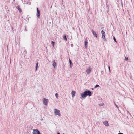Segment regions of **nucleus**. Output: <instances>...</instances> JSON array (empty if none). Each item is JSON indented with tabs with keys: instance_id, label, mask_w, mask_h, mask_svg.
Wrapping results in <instances>:
<instances>
[{
	"instance_id": "obj_8",
	"label": "nucleus",
	"mask_w": 134,
	"mask_h": 134,
	"mask_svg": "<svg viewBox=\"0 0 134 134\" xmlns=\"http://www.w3.org/2000/svg\"><path fill=\"white\" fill-rule=\"evenodd\" d=\"M92 70V68L90 67H89V68L87 69L86 70V72L88 74L90 73Z\"/></svg>"
},
{
	"instance_id": "obj_10",
	"label": "nucleus",
	"mask_w": 134,
	"mask_h": 134,
	"mask_svg": "<svg viewBox=\"0 0 134 134\" xmlns=\"http://www.w3.org/2000/svg\"><path fill=\"white\" fill-rule=\"evenodd\" d=\"M86 96V95L84 92L81 94V98L83 99Z\"/></svg>"
},
{
	"instance_id": "obj_16",
	"label": "nucleus",
	"mask_w": 134,
	"mask_h": 134,
	"mask_svg": "<svg viewBox=\"0 0 134 134\" xmlns=\"http://www.w3.org/2000/svg\"><path fill=\"white\" fill-rule=\"evenodd\" d=\"M69 63L70 64V67L71 68L72 66V65L73 64H72V63L71 61L69 59Z\"/></svg>"
},
{
	"instance_id": "obj_23",
	"label": "nucleus",
	"mask_w": 134,
	"mask_h": 134,
	"mask_svg": "<svg viewBox=\"0 0 134 134\" xmlns=\"http://www.w3.org/2000/svg\"><path fill=\"white\" fill-rule=\"evenodd\" d=\"M108 69H109V72H111V70H110V67L109 66H108Z\"/></svg>"
},
{
	"instance_id": "obj_13",
	"label": "nucleus",
	"mask_w": 134,
	"mask_h": 134,
	"mask_svg": "<svg viewBox=\"0 0 134 134\" xmlns=\"http://www.w3.org/2000/svg\"><path fill=\"white\" fill-rule=\"evenodd\" d=\"M76 93V92L75 91H72L71 92V94L72 95V97L73 98L75 96V94Z\"/></svg>"
},
{
	"instance_id": "obj_17",
	"label": "nucleus",
	"mask_w": 134,
	"mask_h": 134,
	"mask_svg": "<svg viewBox=\"0 0 134 134\" xmlns=\"http://www.w3.org/2000/svg\"><path fill=\"white\" fill-rule=\"evenodd\" d=\"M38 63L37 62L36 65V70H35L36 71H37V69L38 68Z\"/></svg>"
},
{
	"instance_id": "obj_1",
	"label": "nucleus",
	"mask_w": 134,
	"mask_h": 134,
	"mask_svg": "<svg viewBox=\"0 0 134 134\" xmlns=\"http://www.w3.org/2000/svg\"><path fill=\"white\" fill-rule=\"evenodd\" d=\"M54 111L55 115H58L59 116H61V114L59 110L55 109H54Z\"/></svg>"
},
{
	"instance_id": "obj_12",
	"label": "nucleus",
	"mask_w": 134,
	"mask_h": 134,
	"mask_svg": "<svg viewBox=\"0 0 134 134\" xmlns=\"http://www.w3.org/2000/svg\"><path fill=\"white\" fill-rule=\"evenodd\" d=\"M103 123L107 126H108L109 125L107 121H105L103 122Z\"/></svg>"
},
{
	"instance_id": "obj_28",
	"label": "nucleus",
	"mask_w": 134,
	"mask_h": 134,
	"mask_svg": "<svg viewBox=\"0 0 134 134\" xmlns=\"http://www.w3.org/2000/svg\"><path fill=\"white\" fill-rule=\"evenodd\" d=\"M24 51H25V53H26V50H25Z\"/></svg>"
},
{
	"instance_id": "obj_25",
	"label": "nucleus",
	"mask_w": 134,
	"mask_h": 134,
	"mask_svg": "<svg viewBox=\"0 0 134 134\" xmlns=\"http://www.w3.org/2000/svg\"><path fill=\"white\" fill-rule=\"evenodd\" d=\"M115 105L116 106V107L117 108H118V109H119V107H118V106L117 105H116V104H115Z\"/></svg>"
},
{
	"instance_id": "obj_15",
	"label": "nucleus",
	"mask_w": 134,
	"mask_h": 134,
	"mask_svg": "<svg viewBox=\"0 0 134 134\" xmlns=\"http://www.w3.org/2000/svg\"><path fill=\"white\" fill-rule=\"evenodd\" d=\"M63 38L64 40L67 41V39L65 35H64L63 36Z\"/></svg>"
},
{
	"instance_id": "obj_19",
	"label": "nucleus",
	"mask_w": 134,
	"mask_h": 134,
	"mask_svg": "<svg viewBox=\"0 0 134 134\" xmlns=\"http://www.w3.org/2000/svg\"><path fill=\"white\" fill-rule=\"evenodd\" d=\"M55 96H56V97L57 98H58V94L57 93H56L55 94Z\"/></svg>"
},
{
	"instance_id": "obj_4",
	"label": "nucleus",
	"mask_w": 134,
	"mask_h": 134,
	"mask_svg": "<svg viewBox=\"0 0 134 134\" xmlns=\"http://www.w3.org/2000/svg\"><path fill=\"white\" fill-rule=\"evenodd\" d=\"M84 92L86 94V96L88 95L89 96H91V92L90 91L87 90L86 91H85Z\"/></svg>"
},
{
	"instance_id": "obj_31",
	"label": "nucleus",
	"mask_w": 134,
	"mask_h": 134,
	"mask_svg": "<svg viewBox=\"0 0 134 134\" xmlns=\"http://www.w3.org/2000/svg\"><path fill=\"white\" fill-rule=\"evenodd\" d=\"M13 1H15V0H13Z\"/></svg>"
},
{
	"instance_id": "obj_9",
	"label": "nucleus",
	"mask_w": 134,
	"mask_h": 134,
	"mask_svg": "<svg viewBox=\"0 0 134 134\" xmlns=\"http://www.w3.org/2000/svg\"><path fill=\"white\" fill-rule=\"evenodd\" d=\"M91 31L94 36H95L96 38H97V35L95 31H94L92 29Z\"/></svg>"
},
{
	"instance_id": "obj_22",
	"label": "nucleus",
	"mask_w": 134,
	"mask_h": 134,
	"mask_svg": "<svg viewBox=\"0 0 134 134\" xmlns=\"http://www.w3.org/2000/svg\"><path fill=\"white\" fill-rule=\"evenodd\" d=\"M104 104L103 103H102V104H99V106H102Z\"/></svg>"
},
{
	"instance_id": "obj_14",
	"label": "nucleus",
	"mask_w": 134,
	"mask_h": 134,
	"mask_svg": "<svg viewBox=\"0 0 134 134\" xmlns=\"http://www.w3.org/2000/svg\"><path fill=\"white\" fill-rule=\"evenodd\" d=\"M88 42L86 41H85V47L86 48L87 47Z\"/></svg>"
},
{
	"instance_id": "obj_30",
	"label": "nucleus",
	"mask_w": 134,
	"mask_h": 134,
	"mask_svg": "<svg viewBox=\"0 0 134 134\" xmlns=\"http://www.w3.org/2000/svg\"><path fill=\"white\" fill-rule=\"evenodd\" d=\"M92 90H93V88H92Z\"/></svg>"
},
{
	"instance_id": "obj_26",
	"label": "nucleus",
	"mask_w": 134,
	"mask_h": 134,
	"mask_svg": "<svg viewBox=\"0 0 134 134\" xmlns=\"http://www.w3.org/2000/svg\"><path fill=\"white\" fill-rule=\"evenodd\" d=\"M40 120L41 121H42L43 120V119L42 118H41V119H40Z\"/></svg>"
},
{
	"instance_id": "obj_32",
	"label": "nucleus",
	"mask_w": 134,
	"mask_h": 134,
	"mask_svg": "<svg viewBox=\"0 0 134 134\" xmlns=\"http://www.w3.org/2000/svg\"><path fill=\"white\" fill-rule=\"evenodd\" d=\"M63 134H64V133H63Z\"/></svg>"
},
{
	"instance_id": "obj_7",
	"label": "nucleus",
	"mask_w": 134,
	"mask_h": 134,
	"mask_svg": "<svg viewBox=\"0 0 134 134\" xmlns=\"http://www.w3.org/2000/svg\"><path fill=\"white\" fill-rule=\"evenodd\" d=\"M52 63V65L54 67V68L55 69L57 66V64L55 60H53Z\"/></svg>"
},
{
	"instance_id": "obj_29",
	"label": "nucleus",
	"mask_w": 134,
	"mask_h": 134,
	"mask_svg": "<svg viewBox=\"0 0 134 134\" xmlns=\"http://www.w3.org/2000/svg\"><path fill=\"white\" fill-rule=\"evenodd\" d=\"M57 134H60V133H57Z\"/></svg>"
},
{
	"instance_id": "obj_18",
	"label": "nucleus",
	"mask_w": 134,
	"mask_h": 134,
	"mask_svg": "<svg viewBox=\"0 0 134 134\" xmlns=\"http://www.w3.org/2000/svg\"><path fill=\"white\" fill-rule=\"evenodd\" d=\"M54 44L55 43L53 41H52L51 42V44L53 45V47H54Z\"/></svg>"
},
{
	"instance_id": "obj_24",
	"label": "nucleus",
	"mask_w": 134,
	"mask_h": 134,
	"mask_svg": "<svg viewBox=\"0 0 134 134\" xmlns=\"http://www.w3.org/2000/svg\"><path fill=\"white\" fill-rule=\"evenodd\" d=\"M99 85H96L94 87V88H96L97 87H99Z\"/></svg>"
},
{
	"instance_id": "obj_21",
	"label": "nucleus",
	"mask_w": 134,
	"mask_h": 134,
	"mask_svg": "<svg viewBox=\"0 0 134 134\" xmlns=\"http://www.w3.org/2000/svg\"><path fill=\"white\" fill-rule=\"evenodd\" d=\"M125 60H128V58L127 57H125Z\"/></svg>"
},
{
	"instance_id": "obj_5",
	"label": "nucleus",
	"mask_w": 134,
	"mask_h": 134,
	"mask_svg": "<svg viewBox=\"0 0 134 134\" xmlns=\"http://www.w3.org/2000/svg\"><path fill=\"white\" fill-rule=\"evenodd\" d=\"M43 103L44 104L46 105H47L48 103V100L46 98H43Z\"/></svg>"
},
{
	"instance_id": "obj_3",
	"label": "nucleus",
	"mask_w": 134,
	"mask_h": 134,
	"mask_svg": "<svg viewBox=\"0 0 134 134\" xmlns=\"http://www.w3.org/2000/svg\"><path fill=\"white\" fill-rule=\"evenodd\" d=\"M33 134H41L39 131L37 129L33 130V132H32Z\"/></svg>"
},
{
	"instance_id": "obj_20",
	"label": "nucleus",
	"mask_w": 134,
	"mask_h": 134,
	"mask_svg": "<svg viewBox=\"0 0 134 134\" xmlns=\"http://www.w3.org/2000/svg\"><path fill=\"white\" fill-rule=\"evenodd\" d=\"M113 39L114 40L115 42H116L117 41L116 40V39L114 36L113 37Z\"/></svg>"
},
{
	"instance_id": "obj_27",
	"label": "nucleus",
	"mask_w": 134,
	"mask_h": 134,
	"mask_svg": "<svg viewBox=\"0 0 134 134\" xmlns=\"http://www.w3.org/2000/svg\"><path fill=\"white\" fill-rule=\"evenodd\" d=\"M118 134H123L122 133H118Z\"/></svg>"
},
{
	"instance_id": "obj_11",
	"label": "nucleus",
	"mask_w": 134,
	"mask_h": 134,
	"mask_svg": "<svg viewBox=\"0 0 134 134\" xmlns=\"http://www.w3.org/2000/svg\"><path fill=\"white\" fill-rule=\"evenodd\" d=\"M16 8L18 9L20 13L22 12L21 9L20 8L19 6L18 5L17 6H16Z\"/></svg>"
},
{
	"instance_id": "obj_6",
	"label": "nucleus",
	"mask_w": 134,
	"mask_h": 134,
	"mask_svg": "<svg viewBox=\"0 0 134 134\" xmlns=\"http://www.w3.org/2000/svg\"><path fill=\"white\" fill-rule=\"evenodd\" d=\"M37 12L36 14V15L38 18H40V12L37 8Z\"/></svg>"
},
{
	"instance_id": "obj_2",
	"label": "nucleus",
	"mask_w": 134,
	"mask_h": 134,
	"mask_svg": "<svg viewBox=\"0 0 134 134\" xmlns=\"http://www.w3.org/2000/svg\"><path fill=\"white\" fill-rule=\"evenodd\" d=\"M101 33L102 34V38L103 39L104 41H106V39L105 38V32L103 30H102L101 31Z\"/></svg>"
}]
</instances>
